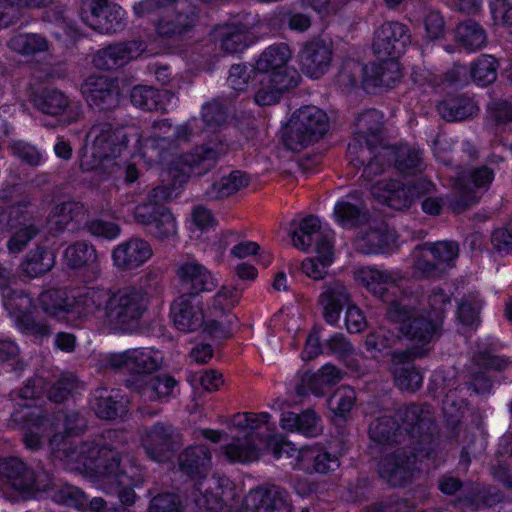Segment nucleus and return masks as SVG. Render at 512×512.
Wrapping results in <instances>:
<instances>
[{"label":"nucleus","mask_w":512,"mask_h":512,"mask_svg":"<svg viewBox=\"0 0 512 512\" xmlns=\"http://www.w3.org/2000/svg\"><path fill=\"white\" fill-rule=\"evenodd\" d=\"M13 412V421L20 424L24 432V442L29 449H38L48 440L55 457L73 471L86 473L97 480L107 474L110 463L116 462L118 453L108 449H98L89 443L75 439H64L71 432L70 418L62 412L46 417L39 407L19 404Z\"/></svg>","instance_id":"f257e3e1"},{"label":"nucleus","mask_w":512,"mask_h":512,"mask_svg":"<svg viewBox=\"0 0 512 512\" xmlns=\"http://www.w3.org/2000/svg\"><path fill=\"white\" fill-rule=\"evenodd\" d=\"M406 301V298L391 301L388 309L389 318L399 323V332L407 339L405 351L392 353L390 370L399 389L413 392L421 386L423 377L412 360L425 356L430 350V343L441 328L450 298L442 290L434 291L429 295L427 304L413 312L407 310Z\"/></svg>","instance_id":"f03ea898"},{"label":"nucleus","mask_w":512,"mask_h":512,"mask_svg":"<svg viewBox=\"0 0 512 512\" xmlns=\"http://www.w3.org/2000/svg\"><path fill=\"white\" fill-rule=\"evenodd\" d=\"M191 125L187 123L173 127L163 120L154 125L152 139H142L134 129L128 131L108 122L96 123L87 134L80 167L84 171H94L103 167L106 161L123 155L138 157L149 165L160 162L162 157L159 147L170 140L186 139L192 132Z\"/></svg>","instance_id":"7ed1b4c3"},{"label":"nucleus","mask_w":512,"mask_h":512,"mask_svg":"<svg viewBox=\"0 0 512 512\" xmlns=\"http://www.w3.org/2000/svg\"><path fill=\"white\" fill-rule=\"evenodd\" d=\"M383 115L377 110H368L362 113L356 122L358 138L348 146L353 161L364 164L366 158L373 155V159L364 168V175L369 177L382 171V161L394 159L396 168L402 173H413L421 169L422 157L417 147L401 145L394 148L388 145L375 147L382 129Z\"/></svg>","instance_id":"20e7f679"},{"label":"nucleus","mask_w":512,"mask_h":512,"mask_svg":"<svg viewBox=\"0 0 512 512\" xmlns=\"http://www.w3.org/2000/svg\"><path fill=\"white\" fill-rule=\"evenodd\" d=\"M224 153V149L196 148L193 152L181 155L168 166V174L173 179L171 186H158L147 196L146 201L135 208L134 219L148 227L159 214L162 203L178 196V186L190 175H202L215 163L217 157Z\"/></svg>","instance_id":"39448f33"},{"label":"nucleus","mask_w":512,"mask_h":512,"mask_svg":"<svg viewBox=\"0 0 512 512\" xmlns=\"http://www.w3.org/2000/svg\"><path fill=\"white\" fill-rule=\"evenodd\" d=\"M171 316L174 326L182 332H192L203 328L215 337L228 336L236 325V316H226L223 321H217L204 314L203 304L195 294L179 296L171 306Z\"/></svg>","instance_id":"423d86ee"},{"label":"nucleus","mask_w":512,"mask_h":512,"mask_svg":"<svg viewBox=\"0 0 512 512\" xmlns=\"http://www.w3.org/2000/svg\"><path fill=\"white\" fill-rule=\"evenodd\" d=\"M329 128L327 114L316 106H305L293 113L283 132V141L292 151H300L323 137Z\"/></svg>","instance_id":"0eeeda50"},{"label":"nucleus","mask_w":512,"mask_h":512,"mask_svg":"<svg viewBox=\"0 0 512 512\" xmlns=\"http://www.w3.org/2000/svg\"><path fill=\"white\" fill-rule=\"evenodd\" d=\"M147 307L146 294L134 287H126L111 293L105 308V320L115 329L133 330Z\"/></svg>","instance_id":"6e6552de"},{"label":"nucleus","mask_w":512,"mask_h":512,"mask_svg":"<svg viewBox=\"0 0 512 512\" xmlns=\"http://www.w3.org/2000/svg\"><path fill=\"white\" fill-rule=\"evenodd\" d=\"M363 74V82L367 86L389 88L400 80L402 73L397 57H389L379 64L362 67L355 61L344 65L339 74L338 81L343 85H353L357 77Z\"/></svg>","instance_id":"1a4fd4ad"},{"label":"nucleus","mask_w":512,"mask_h":512,"mask_svg":"<svg viewBox=\"0 0 512 512\" xmlns=\"http://www.w3.org/2000/svg\"><path fill=\"white\" fill-rule=\"evenodd\" d=\"M49 487L46 475L36 476L21 460H0V490L3 492L33 493L45 491Z\"/></svg>","instance_id":"9d476101"},{"label":"nucleus","mask_w":512,"mask_h":512,"mask_svg":"<svg viewBox=\"0 0 512 512\" xmlns=\"http://www.w3.org/2000/svg\"><path fill=\"white\" fill-rule=\"evenodd\" d=\"M81 19L87 26L104 34L116 33L125 27V11L108 0H90L84 3Z\"/></svg>","instance_id":"9b49d317"},{"label":"nucleus","mask_w":512,"mask_h":512,"mask_svg":"<svg viewBox=\"0 0 512 512\" xmlns=\"http://www.w3.org/2000/svg\"><path fill=\"white\" fill-rule=\"evenodd\" d=\"M417 407L408 408L404 413V423L395 431V421L393 418L385 416L374 421L369 428V435L373 442L386 444L392 441L398 442V438H414L416 433L423 429L427 421L424 417L418 415Z\"/></svg>","instance_id":"f8f14e48"},{"label":"nucleus","mask_w":512,"mask_h":512,"mask_svg":"<svg viewBox=\"0 0 512 512\" xmlns=\"http://www.w3.org/2000/svg\"><path fill=\"white\" fill-rule=\"evenodd\" d=\"M433 187L430 181L422 178L413 187H405L397 181L381 180L372 186L371 192L381 203L401 210L409 207L415 197L430 192Z\"/></svg>","instance_id":"ddd939ff"},{"label":"nucleus","mask_w":512,"mask_h":512,"mask_svg":"<svg viewBox=\"0 0 512 512\" xmlns=\"http://www.w3.org/2000/svg\"><path fill=\"white\" fill-rule=\"evenodd\" d=\"M414 270L419 277H430L437 274L444 264H449L458 256V246L454 242L440 241L425 244L413 251Z\"/></svg>","instance_id":"4468645a"},{"label":"nucleus","mask_w":512,"mask_h":512,"mask_svg":"<svg viewBox=\"0 0 512 512\" xmlns=\"http://www.w3.org/2000/svg\"><path fill=\"white\" fill-rule=\"evenodd\" d=\"M195 22V9L186 2H180L156 24V35L161 41H176L190 32Z\"/></svg>","instance_id":"2eb2a0df"},{"label":"nucleus","mask_w":512,"mask_h":512,"mask_svg":"<svg viewBox=\"0 0 512 512\" xmlns=\"http://www.w3.org/2000/svg\"><path fill=\"white\" fill-rule=\"evenodd\" d=\"M86 102L99 110H110L119 104V89L115 80L92 75L81 86Z\"/></svg>","instance_id":"dca6fc26"},{"label":"nucleus","mask_w":512,"mask_h":512,"mask_svg":"<svg viewBox=\"0 0 512 512\" xmlns=\"http://www.w3.org/2000/svg\"><path fill=\"white\" fill-rule=\"evenodd\" d=\"M300 70L312 79H318L328 72L333 60L330 42L315 40L307 43L298 55Z\"/></svg>","instance_id":"f3484780"},{"label":"nucleus","mask_w":512,"mask_h":512,"mask_svg":"<svg viewBox=\"0 0 512 512\" xmlns=\"http://www.w3.org/2000/svg\"><path fill=\"white\" fill-rule=\"evenodd\" d=\"M409 41L406 27L398 22H386L374 33L372 48L379 57H398Z\"/></svg>","instance_id":"a211bd4d"},{"label":"nucleus","mask_w":512,"mask_h":512,"mask_svg":"<svg viewBox=\"0 0 512 512\" xmlns=\"http://www.w3.org/2000/svg\"><path fill=\"white\" fill-rule=\"evenodd\" d=\"M242 512H291V503L279 487L257 488L246 495Z\"/></svg>","instance_id":"6ab92c4d"},{"label":"nucleus","mask_w":512,"mask_h":512,"mask_svg":"<svg viewBox=\"0 0 512 512\" xmlns=\"http://www.w3.org/2000/svg\"><path fill=\"white\" fill-rule=\"evenodd\" d=\"M152 256L153 250L149 242L138 237L123 241L112 250L113 264L122 270L137 269Z\"/></svg>","instance_id":"aec40b11"},{"label":"nucleus","mask_w":512,"mask_h":512,"mask_svg":"<svg viewBox=\"0 0 512 512\" xmlns=\"http://www.w3.org/2000/svg\"><path fill=\"white\" fill-rule=\"evenodd\" d=\"M351 295L346 285L340 280L324 283L318 296V305L324 320L331 325L336 324L345 306L348 307Z\"/></svg>","instance_id":"412c9836"},{"label":"nucleus","mask_w":512,"mask_h":512,"mask_svg":"<svg viewBox=\"0 0 512 512\" xmlns=\"http://www.w3.org/2000/svg\"><path fill=\"white\" fill-rule=\"evenodd\" d=\"M402 276L399 272L380 270L374 267H361L355 272V280L374 296L389 301L388 294H395L397 283Z\"/></svg>","instance_id":"4be33fe9"},{"label":"nucleus","mask_w":512,"mask_h":512,"mask_svg":"<svg viewBox=\"0 0 512 512\" xmlns=\"http://www.w3.org/2000/svg\"><path fill=\"white\" fill-rule=\"evenodd\" d=\"M290 58L291 51L286 44L271 45L256 61L254 73L295 79L296 72L288 66Z\"/></svg>","instance_id":"5701e85b"},{"label":"nucleus","mask_w":512,"mask_h":512,"mask_svg":"<svg viewBox=\"0 0 512 512\" xmlns=\"http://www.w3.org/2000/svg\"><path fill=\"white\" fill-rule=\"evenodd\" d=\"M129 387L139 394L143 402L167 401L178 392V382L166 374L140 377L136 381H130Z\"/></svg>","instance_id":"b1692460"},{"label":"nucleus","mask_w":512,"mask_h":512,"mask_svg":"<svg viewBox=\"0 0 512 512\" xmlns=\"http://www.w3.org/2000/svg\"><path fill=\"white\" fill-rule=\"evenodd\" d=\"M142 42L118 43L99 50L93 57L95 67L111 70L137 59L144 52Z\"/></svg>","instance_id":"393cba45"},{"label":"nucleus","mask_w":512,"mask_h":512,"mask_svg":"<svg viewBox=\"0 0 512 512\" xmlns=\"http://www.w3.org/2000/svg\"><path fill=\"white\" fill-rule=\"evenodd\" d=\"M254 101L260 106L274 105L282 95L296 86L292 78H275L273 76L254 73Z\"/></svg>","instance_id":"a878e982"},{"label":"nucleus","mask_w":512,"mask_h":512,"mask_svg":"<svg viewBox=\"0 0 512 512\" xmlns=\"http://www.w3.org/2000/svg\"><path fill=\"white\" fill-rule=\"evenodd\" d=\"M38 306L50 320L54 322L74 319L73 298L63 289H48L38 297Z\"/></svg>","instance_id":"bb28decb"},{"label":"nucleus","mask_w":512,"mask_h":512,"mask_svg":"<svg viewBox=\"0 0 512 512\" xmlns=\"http://www.w3.org/2000/svg\"><path fill=\"white\" fill-rule=\"evenodd\" d=\"M415 460L416 455L409 457L404 449L391 451L380 461V476L392 485H400L412 475Z\"/></svg>","instance_id":"cd10ccee"},{"label":"nucleus","mask_w":512,"mask_h":512,"mask_svg":"<svg viewBox=\"0 0 512 512\" xmlns=\"http://www.w3.org/2000/svg\"><path fill=\"white\" fill-rule=\"evenodd\" d=\"M140 441L152 460L162 462L168 459L171 451V428L156 424L142 432Z\"/></svg>","instance_id":"c85d7f7f"},{"label":"nucleus","mask_w":512,"mask_h":512,"mask_svg":"<svg viewBox=\"0 0 512 512\" xmlns=\"http://www.w3.org/2000/svg\"><path fill=\"white\" fill-rule=\"evenodd\" d=\"M176 274L184 286L195 292L211 291L218 283L217 278L197 261L181 263Z\"/></svg>","instance_id":"c756f323"},{"label":"nucleus","mask_w":512,"mask_h":512,"mask_svg":"<svg viewBox=\"0 0 512 512\" xmlns=\"http://www.w3.org/2000/svg\"><path fill=\"white\" fill-rule=\"evenodd\" d=\"M280 426L288 432H298L307 437H315L323 430L321 419L313 410L300 414L285 412L281 416Z\"/></svg>","instance_id":"7c9ffc66"},{"label":"nucleus","mask_w":512,"mask_h":512,"mask_svg":"<svg viewBox=\"0 0 512 512\" xmlns=\"http://www.w3.org/2000/svg\"><path fill=\"white\" fill-rule=\"evenodd\" d=\"M261 438H235L222 446V455L232 463H248L258 460L262 455Z\"/></svg>","instance_id":"2f4dec72"},{"label":"nucleus","mask_w":512,"mask_h":512,"mask_svg":"<svg viewBox=\"0 0 512 512\" xmlns=\"http://www.w3.org/2000/svg\"><path fill=\"white\" fill-rule=\"evenodd\" d=\"M334 257L331 239L327 236L321 238L316 244V256L307 258L302 262L303 273L314 280H321L327 274L328 267Z\"/></svg>","instance_id":"473e14b6"},{"label":"nucleus","mask_w":512,"mask_h":512,"mask_svg":"<svg viewBox=\"0 0 512 512\" xmlns=\"http://www.w3.org/2000/svg\"><path fill=\"white\" fill-rule=\"evenodd\" d=\"M110 296L109 291L93 287L74 297V319L87 317L102 311L105 316V308L109 304Z\"/></svg>","instance_id":"72a5a7b5"},{"label":"nucleus","mask_w":512,"mask_h":512,"mask_svg":"<svg viewBox=\"0 0 512 512\" xmlns=\"http://www.w3.org/2000/svg\"><path fill=\"white\" fill-rule=\"evenodd\" d=\"M120 459L119 456L116 457V462H112L109 464L107 469V474L105 476H100L98 481L102 482L104 485H107L108 489H111L113 486L117 488V493L120 501L126 505L130 506L134 504L136 499V494L130 485L132 484L131 476L127 475L126 471L119 470Z\"/></svg>","instance_id":"f704fd0d"},{"label":"nucleus","mask_w":512,"mask_h":512,"mask_svg":"<svg viewBox=\"0 0 512 512\" xmlns=\"http://www.w3.org/2000/svg\"><path fill=\"white\" fill-rule=\"evenodd\" d=\"M36 105L45 114L57 116L64 113H73L72 119L79 116V105L74 104L67 95L59 90L44 92L37 100Z\"/></svg>","instance_id":"c9c22d12"},{"label":"nucleus","mask_w":512,"mask_h":512,"mask_svg":"<svg viewBox=\"0 0 512 512\" xmlns=\"http://www.w3.org/2000/svg\"><path fill=\"white\" fill-rule=\"evenodd\" d=\"M240 297V291L234 286H222L210 301L209 317L217 321H223L226 316H234L230 311L239 302Z\"/></svg>","instance_id":"e433bc0d"},{"label":"nucleus","mask_w":512,"mask_h":512,"mask_svg":"<svg viewBox=\"0 0 512 512\" xmlns=\"http://www.w3.org/2000/svg\"><path fill=\"white\" fill-rule=\"evenodd\" d=\"M321 229L320 220L313 216H307L300 221L293 220L288 228L293 245L300 250H307L313 242V236Z\"/></svg>","instance_id":"4c0bfd02"},{"label":"nucleus","mask_w":512,"mask_h":512,"mask_svg":"<svg viewBox=\"0 0 512 512\" xmlns=\"http://www.w3.org/2000/svg\"><path fill=\"white\" fill-rule=\"evenodd\" d=\"M132 371L137 376L131 381H136L140 377H147V374L158 370L163 363V355L160 351L153 348L131 349ZM130 380H128V383Z\"/></svg>","instance_id":"58836bf2"},{"label":"nucleus","mask_w":512,"mask_h":512,"mask_svg":"<svg viewBox=\"0 0 512 512\" xmlns=\"http://www.w3.org/2000/svg\"><path fill=\"white\" fill-rule=\"evenodd\" d=\"M211 454L204 445L191 446L179 457L180 469L188 475L202 474L210 467Z\"/></svg>","instance_id":"ea45409f"},{"label":"nucleus","mask_w":512,"mask_h":512,"mask_svg":"<svg viewBox=\"0 0 512 512\" xmlns=\"http://www.w3.org/2000/svg\"><path fill=\"white\" fill-rule=\"evenodd\" d=\"M343 377V373L335 366L326 364L318 372L306 374L302 383L316 396H322L332 385L337 384Z\"/></svg>","instance_id":"a19ab883"},{"label":"nucleus","mask_w":512,"mask_h":512,"mask_svg":"<svg viewBox=\"0 0 512 512\" xmlns=\"http://www.w3.org/2000/svg\"><path fill=\"white\" fill-rule=\"evenodd\" d=\"M55 264L54 254L46 248L36 247L21 263V271L29 277H39L50 271Z\"/></svg>","instance_id":"79ce46f5"},{"label":"nucleus","mask_w":512,"mask_h":512,"mask_svg":"<svg viewBox=\"0 0 512 512\" xmlns=\"http://www.w3.org/2000/svg\"><path fill=\"white\" fill-rule=\"evenodd\" d=\"M271 416L267 412L252 413L243 412L235 414L229 423V429L243 438H259L255 435V431L262 425L269 422Z\"/></svg>","instance_id":"37998d69"},{"label":"nucleus","mask_w":512,"mask_h":512,"mask_svg":"<svg viewBox=\"0 0 512 512\" xmlns=\"http://www.w3.org/2000/svg\"><path fill=\"white\" fill-rule=\"evenodd\" d=\"M10 50L21 55H35L47 52L50 44L48 40L37 33H21L14 35L7 43Z\"/></svg>","instance_id":"c03bdc74"},{"label":"nucleus","mask_w":512,"mask_h":512,"mask_svg":"<svg viewBox=\"0 0 512 512\" xmlns=\"http://www.w3.org/2000/svg\"><path fill=\"white\" fill-rule=\"evenodd\" d=\"M97 259L95 248L86 242H76L67 247L64 252V261L72 269L93 267Z\"/></svg>","instance_id":"a18cd8bd"},{"label":"nucleus","mask_w":512,"mask_h":512,"mask_svg":"<svg viewBox=\"0 0 512 512\" xmlns=\"http://www.w3.org/2000/svg\"><path fill=\"white\" fill-rule=\"evenodd\" d=\"M456 37L463 48L469 52L482 49L487 42L485 31L474 21L460 24L456 29Z\"/></svg>","instance_id":"49530a36"},{"label":"nucleus","mask_w":512,"mask_h":512,"mask_svg":"<svg viewBox=\"0 0 512 512\" xmlns=\"http://www.w3.org/2000/svg\"><path fill=\"white\" fill-rule=\"evenodd\" d=\"M214 39L229 53L240 52L247 46L245 32L234 25L218 27L214 31Z\"/></svg>","instance_id":"de8ad7c7"},{"label":"nucleus","mask_w":512,"mask_h":512,"mask_svg":"<svg viewBox=\"0 0 512 512\" xmlns=\"http://www.w3.org/2000/svg\"><path fill=\"white\" fill-rule=\"evenodd\" d=\"M37 233L38 229L30 220L18 221L12 227V233L7 242L8 251L12 254L20 253Z\"/></svg>","instance_id":"09e8293b"},{"label":"nucleus","mask_w":512,"mask_h":512,"mask_svg":"<svg viewBox=\"0 0 512 512\" xmlns=\"http://www.w3.org/2000/svg\"><path fill=\"white\" fill-rule=\"evenodd\" d=\"M248 182L246 175L239 171H234L215 182L208 194L212 198L227 197L246 187Z\"/></svg>","instance_id":"8fccbe9b"},{"label":"nucleus","mask_w":512,"mask_h":512,"mask_svg":"<svg viewBox=\"0 0 512 512\" xmlns=\"http://www.w3.org/2000/svg\"><path fill=\"white\" fill-rule=\"evenodd\" d=\"M333 215L334 220L344 228L355 227L366 219V215L361 208L350 202L349 199L337 201Z\"/></svg>","instance_id":"3c124183"},{"label":"nucleus","mask_w":512,"mask_h":512,"mask_svg":"<svg viewBox=\"0 0 512 512\" xmlns=\"http://www.w3.org/2000/svg\"><path fill=\"white\" fill-rule=\"evenodd\" d=\"M118 394L111 395L104 392H100L92 400V408L95 413L103 419H112L118 415L123 414L126 411V403L123 399L117 400Z\"/></svg>","instance_id":"603ef678"},{"label":"nucleus","mask_w":512,"mask_h":512,"mask_svg":"<svg viewBox=\"0 0 512 512\" xmlns=\"http://www.w3.org/2000/svg\"><path fill=\"white\" fill-rule=\"evenodd\" d=\"M81 211L78 203L67 201L56 204L49 214L48 224L55 232L63 231Z\"/></svg>","instance_id":"864d4df0"},{"label":"nucleus","mask_w":512,"mask_h":512,"mask_svg":"<svg viewBox=\"0 0 512 512\" xmlns=\"http://www.w3.org/2000/svg\"><path fill=\"white\" fill-rule=\"evenodd\" d=\"M471 77L479 85L486 86L493 83L497 77V61L491 55H481L471 65Z\"/></svg>","instance_id":"5fc2aeb1"},{"label":"nucleus","mask_w":512,"mask_h":512,"mask_svg":"<svg viewBox=\"0 0 512 512\" xmlns=\"http://www.w3.org/2000/svg\"><path fill=\"white\" fill-rule=\"evenodd\" d=\"M400 334L402 333L400 332ZM402 339L407 341L403 335H401V337L394 336L388 330L381 328L368 334L364 344L366 349L376 357L379 353L395 346L397 342H400Z\"/></svg>","instance_id":"6e6d98bb"},{"label":"nucleus","mask_w":512,"mask_h":512,"mask_svg":"<svg viewBox=\"0 0 512 512\" xmlns=\"http://www.w3.org/2000/svg\"><path fill=\"white\" fill-rule=\"evenodd\" d=\"M4 306L14 320L15 324L21 321L33 307L31 297L24 292L14 291L5 297Z\"/></svg>","instance_id":"4d7b16f0"},{"label":"nucleus","mask_w":512,"mask_h":512,"mask_svg":"<svg viewBox=\"0 0 512 512\" xmlns=\"http://www.w3.org/2000/svg\"><path fill=\"white\" fill-rule=\"evenodd\" d=\"M355 401V391L349 386H341L329 398L328 406L335 415L344 416L352 410Z\"/></svg>","instance_id":"13d9d810"},{"label":"nucleus","mask_w":512,"mask_h":512,"mask_svg":"<svg viewBox=\"0 0 512 512\" xmlns=\"http://www.w3.org/2000/svg\"><path fill=\"white\" fill-rule=\"evenodd\" d=\"M475 105L468 99L457 102H443L438 105L440 115L447 121H459L467 118L475 112Z\"/></svg>","instance_id":"bf43d9fd"},{"label":"nucleus","mask_w":512,"mask_h":512,"mask_svg":"<svg viewBox=\"0 0 512 512\" xmlns=\"http://www.w3.org/2000/svg\"><path fill=\"white\" fill-rule=\"evenodd\" d=\"M494 179V172L488 167L473 169L467 175L459 177V188L472 191L474 188H487Z\"/></svg>","instance_id":"052dcab7"},{"label":"nucleus","mask_w":512,"mask_h":512,"mask_svg":"<svg viewBox=\"0 0 512 512\" xmlns=\"http://www.w3.org/2000/svg\"><path fill=\"white\" fill-rule=\"evenodd\" d=\"M53 320L47 316L45 318L36 319L28 314L21 321L16 324L17 328L26 335H31L37 338L48 337L53 331Z\"/></svg>","instance_id":"680f3d73"},{"label":"nucleus","mask_w":512,"mask_h":512,"mask_svg":"<svg viewBox=\"0 0 512 512\" xmlns=\"http://www.w3.org/2000/svg\"><path fill=\"white\" fill-rule=\"evenodd\" d=\"M149 228L158 238H170L177 233L176 219L169 210L162 208Z\"/></svg>","instance_id":"e2e57ef3"},{"label":"nucleus","mask_w":512,"mask_h":512,"mask_svg":"<svg viewBox=\"0 0 512 512\" xmlns=\"http://www.w3.org/2000/svg\"><path fill=\"white\" fill-rule=\"evenodd\" d=\"M367 240L369 247L367 253L388 252L396 242V235L393 231H370L363 241Z\"/></svg>","instance_id":"0e129e2a"},{"label":"nucleus","mask_w":512,"mask_h":512,"mask_svg":"<svg viewBox=\"0 0 512 512\" xmlns=\"http://www.w3.org/2000/svg\"><path fill=\"white\" fill-rule=\"evenodd\" d=\"M489 7L495 25L512 26V0H491Z\"/></svg>","instance_id":"69168bd1"},{"label":"nucleus","mask_w":512,"mask_h":512,"mask_svg":"<svg viewBox=\"0 0 512 512\" xmlns=\"http://www.w3.org/2000/svg\"><path fill=\"white\" fill-rule=\"evenodd\" d=\"M156 91L147 86H135L130 94L131 102L136 107L152 111L157 107Z\"/></svg>","instance_id":"338daca9"},{"label":"nucleus","mask_w":512,"mask_h":512,"mask_svg":"<svg viewBox=\"0 0 512 512\" xmlns=\"http://www.w3.org/2000/svg\"><path fill=\"white\" fill-rule=\"evenodd\" d=\"M181 501L177 495L161 494L155 496L149 506L150 512H179L181 509Z\"/></svg>","instance_id":"774afa93"}]
</instances>
